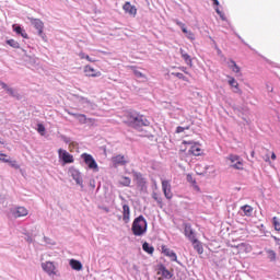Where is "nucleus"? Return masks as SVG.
<instances>
[{
    "mask_svg": "<svg viewBox=\"0 0 280 280\" xmlns=\"http://www.w3.org/2000/svg\"><path fill=\"white\" fill-rule=\"evenodd\" d=\"M162 191L166 200H172L174 198V192H172V184L167 179H162Z\"/></svg>",
    "mask_w": 280,
    "mask_h": 280,
    "instance_id": "4",
    "label": "nucleus"
},
{
    "mask_svg": "<svg viewBox=\"0 0 280 280\" xmlns=\"http://www.w3.org/2000/svg\"><path fill=\"white\" fill-rule=\"evenodd\" d=\"M133 180H135L136 185H137L138 187H140L141 189H143V188L145 187L147 183H148V182L143 178V174L137 173V172L133 173Z\"/></svg>",
    "mask_w": 280,
    "mask_h": 280,
    "instance_id": "12",
    "label": "nucleus"
},
{
    "mask_svg": "<svg viewBox=\"0 0 280 280\" xmlns=\"http://www.w3.org/2000/svg\"><path fill=\"white\" fill-rule=\"evenodd\" d=\"M272 224H273L275 231H280V220H279V218L273 217L272 218Z\"/></svg>",
    "mask_w": 280,
    "mask_h": 280,
    "instance_id": "36",
    "label": "nucleus"
},
{
    "mask_svg": "<svg viewBox=\"0 0 280 280\" xmlns=\"http://www.w3.org/2000/svg\"><path fill=\"white\" fill-rule=\"evenodd\" d=\"M122 10L130 14V16H137V7L132 5L130 2H125Z\"/></svg>",
    "mask_w": 280,
    "mask_h": 280,
    "instance_id": "17",
    "label": "nucleus"
},
{
    "mask_svg": "<svg viewBox=\"0 0 280 280\" xmlns=\"http://www.w3.org/2000/svg\"><path fill=\"white\" fill-rule=\"evenodd\" d=\"M179 70L183 71V73H186V75H189L186 67H179Z\"/></svg>",
    "mask_w": 280,
    "mask_h": 280,
    "instance_id": "46",
    "label": "nucleus"
},
{
    "mask_svg": "<svg viewBox=\"0 0 280 280\" xmlns=\"http://www.w3.org/2000/svg\"><path fill=\"white\" fill-rule=\"evenodd\" d=\"M13 32L18 33L22 38H30V35H27V32L23 30L21 26H16V24H13Z\"/></svg>",
    "mask_w": 280,
    "mask_h": 280,
    "instance_id": "23",
    "label": "nucleus"
},
{
    "mask_svg": "<svg viewBox=\"0 0 280 280\" xmlns=\"http://www.w3.org/2000/svg\"><path fill=\"white\" fill-rule=\"evenodd\" d=\"M58 154H59V159H61L63 163H73V155H71L66 150L59 149Z\"/></svg>",
    "mask_w": 280,
    "mask_h": 280,
    "instance_id": "14",
    "label": "nucleus"
},
{
    "mask_svg": "<svg viewBox=\"0 0 280 280\" xmlns=\"http://www.w3.org/2000/svg\"><path fill=\"white\" fill-rule=\"evenodd\" d=\"M152 198L158 202L159 205H163V199L159 196V194L154 192L152 195Z\"/></svg>",
    "mask_w": 280,
    "mask_h": 280,
    "instance_id": "38",
    "label": "nucleus"
},
{
    "mask_svg": "<svg viewBox=\"0 0 280 280\" xmlns=\"http://www.w3.org/2000/svg\"><path fill=\"white\" fill-rule=\"evenodd\" d=\"M122 220L125 224H128V222H130V206L128 205L122 206Z\"/></svg>",
    "mask_w": 280,
    "mask_h": 280,
    "instance_id": "22",
    "label": "nucleus"
},
{
    "mask_svg": "<svg viewBox=\"0 0 280 280\" xmlns=\"http://www.w3.org/2000/svg\"><path fill=\"white\" fill-rule=\"evenodd\" d=\"M271 160L277 161V154H275V152L271 153Z\"/></svg>",
    "mask_w": 280,
    "mask_h": 280,
    "instance_id": "49",
    "label": "nucleus"
},
{
    "mask_svg": "<svg viewBox=\"0 0 280 280\" xmlns=\"http://www.w3.org/2000/svg\"><path fill=\"white\" fill-rule=\"evenodd\" d=\"M7 163H9V165L11 166V167H13L14 170H19L21 166L19 165V162H16V160H9V162H7Z\"/></svg>",
    "mask_w": 280,
    "mask_h": 280,
    "instance_id": "37",
    "label": "nucleus"
},
{
    "mask_svg": "<svg viewBox=\"0 0 280 280\" xmlns=\"http://www.w3.org/2000/svg\"><path fill=\"white\" fill-rule=\"evenodd\" d=\"M42 268L44 272H47L51 277V275H56V265L52 261H46L42 264Z\"/></svg>",
    "mask_w": 280,
    "mask_h": 280,
    "instance_id": "11",
    "label": "nucleus"
},
{
    "mask_svg": "<svg viewBox=\"0 0 280 280\" xmlns=\"http://www.w3.org/2000/svg\"><path fill=\"white\" fill-rule=\"evenodd\" d=\"M228 159L232 163L231 167L234 170H244V162L240 159V155L230 154Z\"/></svg>",
    "mask_w": 280,
    "mask_h": 280,
    "instance_id": "5",
    "label": "nucleus"
},
{
    "mask_svg": "<svg viewBox=\"0 0 280 280\" xmlns=\"http://www.w3.org/2000/svg\"><path fill=\"white\" fill-rule=\"evenodd\" d=\"M30 212L26 210L25 207H18L13 210L14 218H25Z\"/></svg>",
    "mask_w": 280,
    "mask_h": 280,
    "instance_id": "20",
    "label": "nucleus"
},
{
    "mask_svg": "<svg viewBox=\"0 0 280 280\" xmlns=\"http://www.w3.org/2000/svg\"><path fill=\"white\" fill-rule=\"evenodd\" d=\"M189 153L194 156H202V148H200L199 143H194L189 149Z\"/></svg>",
    "mask_w": 280,
    "mask_h": 280,
    "instance_id": "19",
    "label": "nucleus"
},
{
    "mask_svg": "<svg viewBox=\"0 0 280 280\" xmlns=\"http://www.w3.org/2000/svg\"><path fill=\"white\" fill-rule=\"evenodd\" d=\"M228 67L232 69L234 73H240L241 71L240 66H237V63L234 60H230V62L228 63Z\"/></svg>",
    "mask_w": 280,
    "mask_h": 280,
    "instance_id": "27",
    "label": "nucleus"
},
{
    "mask_svg": "<svg viewBox=\"0 0 280 280\" xmlns=\"http://www.w3.org/2000/svg\"><path fill=\"white\" fill-rule=\"evenodd\" d=\"M37 131H38V132H45V126H44L43 124H39V125L37 126Z\"/></svg>",
    "mask_w": 280,
    "mask_h": 280,
    "instance_id": "45",
    "label": "nucleus"
},
{
    "mask_svg": "<svg viewBox=\"0 0 280 280\" xmlns=\"http://www.w3.org/2000/svg\"><path fill=\"white\" fill-rule=\"evenodd\" d=\"M228 82L230 86H232L233 89H236V91H240V83H237V80H235V78L230 77V80Z\"/></svg>",
    "mask_w": 280,
    "mask_h": 280,
    "instance_id": "32",
    "label": "nucleus"
},
{
    "mask_svg": "<svg viewBox=\"0 0 280 280\" xmlns=\"http://www.w3.org/2000/svg\"><path fill=\"white\" fill-rule=\"evenodd\" d=\"M267 258L270 261H277V253L272 249H266Z\"/></svg>",
    "mask_w": 280,
    "mask_h": 280,
    "instance_id": "29",
    "label": "nucleus"
},
{
    "mask_svg": "<svg viewBox=\"0 0 280 280\" xmlns=\"http://www.w3.org/2000/svg\"><path fill=\"white\" fill-rule=\"evenodd\" d=\"M192 244H194L195 250H197L199 255H202V253H205V248H202V244L197 238H196V242H192Z\"/></svg>",
    "mask_w": 280,
    "mask_h": 280,
    "instance_id": "26",
    "label": "nucleus"
},
{
    "mask_svg": "<svg viewBox=\"0 0 280 280\" xmlns=\"http://www.w3.org/2000/svg\"><path fill=\"white\" fill-rule=\"evenodd\" d=\"M189 128H190V126H186V127L178 126L176 128V133L180 135V132H185V130H189Z\"/></svg>",
    "mask_w": 280,
    "mask_h": 280,
    "instance_id": "39",
    "label": "nucleus"
},
{
    "mask_svg": "<svg viewBox=\"0 0 280 280\" xmlns=\"http://www.w3.org/2000/svg\"><path fill=\"white\" fill-rule=\"evenodd\" d=\"M162 253L165 257H168L171 261H178V256H176V253L174 250L170 249L167 246L162 245Z\"/></svg>",
    "mask_w": 280,
    "mask_h": 280,
    "instance_id": "10",
    "label": "nucleus"
},
{
    "mask_svg": "<svg viewBox=\"0 0 280 280\" xmlns=\"http://www.w3.org/2000/svg\"><path fill=\"white\" fill-rule=\"evenodd\" d=\"M265 163H268L269 165L272 164V162H270V155L269 154H266L265 156H262Z\"/></svg>",
    "mask_w": 280,
    "mask_h": 280,
    "instance_id": "43",
    "label": "nucleus"
},
{
    "mask_svg": "<svg viewBox=\"0 0 280 280\" xmlns=\"http://www.w3.org/2000/svg\"><path fill=\"white\" fill-rule=\"evenodd\" d=\"M112 163L115 167H118V165H126L128 161L126 160V156L118 154L112 158Z\"/></svg>",
    "mask_w": 280,
    "mask_h": 280,
    "instance_id": "16",
    "label": "nucleus"
},
{
    "mask_svg": "<svg viewBox=\"0 0 280 280\" xmlns=\"http://www.w3.org/2000/svg\"><path fill=\"white\" fill-rule=\"evenodd\" d=\"M184 233L185 236L188 237V240H190L191 242H196V234L194 233V229H191V224H184Z\"/></svg>",
    "mask_w": 280,
    "mask_h": 280,
    "instance_id": "13",
    "label": "nucleus"
},
{
    "mask_svg": "<svg viewBox=\"0 0 280 280\" xmlns=\"http://www.w3.org/2000/svg\"><path fill=\"white\" fill-rule=\"evenodd\" d=\"M186 180H187L188 183H190L191 185H196V179L194 178V176H192L191 174H188V175L186 176Z\"/></svg>",
    "mask_w": 280,
    "mask_h": 280,
    "instance_id": "40",
    "label": "nucleus"
},
{
    "mask_svg": "<svg viewBox=\"0 0 280 280\" xmlns=\"http://www.w3.org/2000/svg\"><path fill=\"white\" fill-rule=\"evenodd\" d=\"M158 275H161V277H162V278H159V280L172 279V277H174V273L171 272L170 270H167V268H165V266H161L159 268Z\"/></svg>",
    "mask_w": 280,
    "mask_h": 280,
    "instance_id": "15",
    "label": "nucleus"
},
{
    "mask_svg": "<svg viewBox=\"0 0 280 280\" xmlns=\"http://www.w3.org/2000/svg\"><path fill=\"white\" fill-rule=\"evenodd\" d=\"M176 25H178V27H180L183 34L186 35V38H188V40H196V35L194 34V32L191 31H187V26L185 25V23L175 20Z\"/></svg>",
    "mask_w": 280,
    "mask_h": 280,
    "instance_id": "8",
    "label": "nucleus"
},
{
    "mask_svg": "<svg viewBox=\"0 0 280 280\" xmlns=\"http://www.w3.org/2000/svg\"><path fill=\"white\" fill-rule=\"evenodd\" d=\"M133 73H135L136 78H145V75L143 73H141V71H139V70H135Z\"/></svg>",
    "mask_w": 280,
    "mask_h": 280,
    "instance_id": "42",
    "label": "nucleus"
},
{
    "mask_svg": "<svg viewBox=\"0 0 280 280\" xmlns=\"http://www.w3.org/2000/svg\"><path fill=\"white\" fill-rule=\"evenodd\" d=\"M7 45H10V47H13V49H19L21 47V44H19V42L15 39L7 40Z\"/></svg>",
    "mask_w": 280,
    "mask_h": 280,
    "instance_id": "33",
    "label": "nucleus"
},
{
    "mask_svg": "<svg viewBox=\"0 0 280 280\" xmlns=\"http://www.w3.org/2000/svg\"><path fill=\"white\" fill-rule=\"evenodd\" d=\"M179 54L188 67H194V60L191 59V56L185 51V49L180 48Z\"/></svg>",
    "mask_w": 280,
    "mask_h": 280,
    "instance_id": "18",
    "label": "nucleus"
},
{
    "mask_svg": "<svg viewBox=\"0 0 280 280\" xmlns=\"http://www.w3.org/2000/svg\"><path fill=\"white\" fill-rule=\"evenodd\" d=\"M183 143H184V145H187V144L191 145V142L184 141Z\"/></svg>",
    "mask_w": 280,
    "mask_h": 280,
    "instance_id": "53",
    "label": "nucleus"
},
{
    "mask_svg": "<svg viewBox=\"0 0 280 280\" xmlns=\"http://www.w3.org/2000/svg\"><path fill=\"white\" fill-rule=\"evenodd\" d=\"M142 249L144 250V253H148L149 255H152L154 253V247L150 246V244L147 242L142 244Z\"/></svg>",
    "mask_w": 280,
    "mask_h": 280,
    "instance_id": "30",
    "label": "nucleus"
},
{
    "mask_svg": "<svg viewBox=\"0 0 280 280\" xmlns=\"http://www.w3.org/2000/svg\"><path fill=\"white\" fill-rule=\"evenodd\" d=\"M150 126V120L141 114H136V118H133V122L131 124V128L136 130H141V128Z\"/></svg>",
    "mask_w": 280,
    "mask_h": 280,
    "instance_id": "2",
    "label": "nucleus"
},
{
    "mask_svg": "<svg viewBox=\"0 0 280 280\" xmlns=\"http://www.w3.org/2000/svg\"><path fill=\"white\" fill-rule=\"evenodd\" d=\"M1 86H2V89H5L7 91H8V89H10V88H8V84H5L4 82L1 83Z\"/></svg>",
    "mask_w": 280,
    "mask_h": 280,
    "instance_id": "51",
    "label": "nucleus"
},
{
    "mask_svg": "<svg viewBox=\"0 0 280 280\" xmlns=\"http://www.w3.org/2000/svg\"><path fill=\"white\" fill-rule=\"evenodd\" d=\"M172 75H175V78H178V80H183L184 82H189V79L180 72H172Z\"/></svg>",
    "mask_w": 280,
    "mask_h": 280,
    "instance_id": "35",
    "label": "nucleus"
},
{
    "mask_svg": "<svg viewBox=\"0 0 280 280\" xmlns=\"http://www.w3.org/2000/svg\"><path fill=\"white\" fill-rule=\"evenodd\" d=\"M81 159H83L85 165H88L89 170H97V162H95V159H93V155L89 153H83L81 155Z\"/></svg>",
    "mask_w": 280,
    "mask_h": 280,
    "instance_id": "6",
    "label": "nucleus"
},
{
    "mask_svg": "<svg viewBox=\"0 0 280 280\" xmlns=\"http://www.w3.org/2000/svg\"><path fill=\"white\" fill-rule=\"evenodd\" d=\"M88 124H95V118H88Z\"/></svg>",
    "mask_w": 280,
    "mask_h": 280,
    "instance_id": "48",
    "label": "nucleus"
},
{
    "mask_svg": "<svg viewBox=\"0 0 280 280\" xmlns=\"http://www.w3.org/2000/svg\"><path fill=\"white\" fill-rule=\"evenodd\" d=\"M79 58H81V60H88V62H95V59H92L89 55L84 52H80Z\"/></svg>",
    "mask_w": 280,
    "mask_h": 280,
    "instance_id": "34",
    "label": "nucleus"
},
{
    "mask_svg": "<svg viewBox=\"0 0 280 280\" xmlns=\"http://www.w3.org/2000/svg\"><path fill=\"white\" fill-rule=\"evenodd\" d=\"M8 93H10V95H14V90L12 88L7 89Z\"/></svg>",
    "mask_w": 280,
    "mask_h": 280,
    "instance_id": "47",
    "label": "nucleus"
},
{
    "mask_svg": "<svg viewBox=\"0 0 280 280\" xmlns=\"http://www.w3.org/2000/svg\"><path fill=\"white\" fill-rule=\"evenodd\" d=\"M241 209H242L244 215H246L247 218H250V215H253L254 209H253L252 206L245 205V206H243Z\"/></svg>",
    "mask_w": 280,
    "mask_h": 280,
    "instance_id": "25",
    "label": "nucleus"
},
{
    "mask_svg": "<svg viewBox=\"0 0 280 280\" xmlns=\"http://www.w3.org/2000/svg\"><path fill=\"white\" fill-rule=\"evenodd\" d=\"M28 20L31 21V24L35 27V30H37L39 36H43V30L45 27V24L43 23V21L40 19H34V18H28Z\"/></svg>",
    "mask_w": 280,
    "mask_h": 280,
    "instance_id": "9",
    "label": "nucleus"
},
{
    "mask_svg": "<svg viewBox=\"0 0 280 280\" xmlns=\"http://www.w3.org/2000/svg\"><path fill=\"white\" fill-rule=\"evenodd\" d=\"M68 115H71V117H74V119H78L79 124H89V118H86V115L84 114H75L68 112Z\"/></svg>",
    "mask_w": 280,
    "mask_h": 280,
    "instance_id": "21",
    "label": "nucleus"
},
{
    "mask_svg": "<svg viewBox=\"0 0 280 280\" xmlns=\"http://www.w3.org/2000/svg\"><path fill=\"white\" fill-rule=\"evenodd\" d=\"M215 12L224 21V13H222V11H220V9L218 7L215 8Z\"/></svg>",
    "mask_w": 280,
    "mask_h": 280,
    "instance_id": "44",
    "label": "nucleus"
},
{
    "mask_svg": "<svg viewBox=\"0 0 280 280\" xmlns=\"http://www.w3.org/2000/svg\"><path fill=\"white\" fill-rule=\"evenodd\" d=\"M131 231L136 237H141L148 231V221L143 215H140L133 220Z\"/></svg>",
    "mask_w": 280,
    "mask_h": 280,
    "instance_id": "1",
    "label": "nucleus"
},
{
    "mask_svg": "<svg viewBox=\"0 0 280 280\" xmlns=\"http://www.w3.org/2000/svg\"><path fill=\"white\" fill-rule=\"evenodd\" d=\"M250 156L252 159H255V151H252Z\"/></svg>",
    "mask_w": 280,
    "mask_h": 280,
    "instance_id": "54",
    "label": "nucleus"
},
{
    "mask_svg": "<svg viewBox=\"0 0 280 280\" xmlns=\"http://www.w3.org/2000/svg\"><path fill=\"white\" fill-rule=\"evenodd\" d=\"M70 267L72 268V270H82V262H80V260L77 259H70Z\"/></svg>",
    "mask_w": 280,
    "mask_h": 280,
    "instance_id": "24",
    "label": "nucleus"
},
{
    "mask_svg": "<svg viewBox=\"0 0 280 280\" xmlns=\"http://www.w3.org/2000/svg\"><path fill=\"white\" fill-rule=\"evenodd\" d=\"M237 248H246V244L242 243L241 245L237 246Z\"/></svg>",
    "mask_w": 280,
    "mask_h": 280,
    "instance_id": "52",
    "label": "nucleus"
},
{
    "mask_svg": "<svg viewBox=\"0 0 280 280\" xmlns=\"http://www.w3.org/2000/svg\"><path fill=\"white\" fill-rule=\"evenodd\" d=\"M8 155L5 153H0V161L2 163H10V159H5Z\"/></svg>",
    "mask_w": 280,
    "mask_h": 280,
    "instance_id": "41",
    "label": "nucleus"
},
{
    "mask_svg": "<svg viewBox=\"0 0 280 280\" xmlns=\"http://www.w3.org/2000/svg\"><path fill=\"white\" fill-rule=\"evenodd\" d=\"M130 183H132V179H130V177H126V176H122L119 184L122 186V187H130Z\"/></svg>",
    "mask_w": 280,
    "mask_h": 280,
    "instance_id": "31",
    "label": "nucleus"
},
{
    "mask_svg": "<svg viewBox=\"0 0 280 280\" xmlns=\"http://www.w3.org/2000/svg\"><path fill=\"white\" fill-rule=\"evenodd\" d=\"M83 72L85 73L86 78H100L102 75V72L93 68L91 65L84 66Z\"/></svg>",
    "mask_w": 280,
    "mask_h": 280,
    "instance_id": "7",
    "label": "nucleus"
},
{
    "mask_svg": "<svg viewBox=\"0 0 280 280\" xmlns=\"http://www.w3.org/2000/svg\"><path fill=\"white\" fill-rule=\"evenodd\" d=\"M212 2H213V5H215L217 8H218V5H220V1H218V0H212Z\"/></svg>",
    "mask_w": 280,
    "mask_h": 280,
    "instance_id": "50",
    "label": "nucleus"
},
{
    "mask_svg": "<svg viewBox=\"0 0 280 280\" xmlns=\"http://www.w3.org/2000/svg\"><path fill=\"white\" fill-rule=\"evenodd\" d=\"M138 112L127 110L124 115L120 116V119L126 124V126H132L135 118L137 117Z\"/></svg>",
    "mask_w": 280,
    "mask_h": 280,
    "instance_id": "3",
    "label": "nucleus"
},
{
    "mask_svg": "<svg viewBox=\"0 0 280 280\" xmlns=\"http://www.w3.org/2000/svg\"><path fill=\"white\" fill-rule=\"evenodd\" d=\"M72 178L73 180H75L77 185H82L83 180H82V175H80V172L74 171L72 173Z\"/></svg>",
    "mask_w": 280,
    "mask_h": 280,
    "instance_id": "28",
    "label": "nucleus"
}]
</instances>
